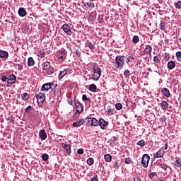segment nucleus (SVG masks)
Segmentation results:
<instances>
[{"label": "nucleus", "mask_w": 181, "mask_h": 181, "mask_svg": "<svg viewBox=\"0 0 181 181\" xmlns=\"http://www.w3.org/2000/svg\"><path fill=\"white\" fill-rule=\"evenodd\" d=\"M30 110H32V106H28L25 109V112H29V111H30Z\"/></svg>", "instance_id": "nucleus-54"}, {"label": "nucleus", "mask_w": 181, "mask_h": 181, "mask_svg": "<svg viewBox=\"0 0 181 181\" xmlns=\"http://www.w3.org/2000/svg\"><path fill=\"white\" fill-rule=\"evenodd\" d=\"M166 28V23L161 21L160 23V30H165V28Z\"/></svg>", "instance_id": "nucleus-35"}, {"label": "nucleus", "mask_w": 181, "mask_h": 181, "mask_svg": "<svg viewBox=\"0 0 181 181\" xmlns=\"http://www.w3.org/2000/svg\"><path fill=\"white\" fill-rule=\"evenodd\" d=\"M115 108L116 110H117L118 111H119L120 110H122V104L121 103H117L115 105Z\"/></svg>", "instance_id": "nucleus-43"}, {"label": "nucleus", "mask_w": 181, "mask_h": 181, "mask_svg": "<svg viewBox=\"0 0 181 181\" xmlns=\"http://www.w3.org/2000/svg\"><path fill=\"white\" fill-rule=\"evenodd\" d=\"M83 124H84L83 119H80L78 121L73 123V127H74L75 128H77L78 127H81Z\"/></svg>", "instance_id": "nucleus-19"}, {"label": "nucleus", "mask_w": 181, "mask_h": 181, "mask_svg": "<svg viewBox=\"0 0 181 181\" xmlns=\"http://www.w3.org/2000/svg\"><path fill=\"white\" fill-rule=\"evenodd\" d=\"M62 146L65 149V151H66V153H68V155L71 153V146L70 145L62 143Z\"/></svg>", "instance_id": "nucleus-13"}, {"label": "nucleus", "mask_w": 181, "mask_h": 181, "mask_svg": "<svg viewBox=\"0 0 181 181\" xmlns=\"http://www.w3.org/2000/svg\"><path fill=\"white\" fill-rule=\"evenodd\" d=\"M18 13L19 16H21V18H25V16H26V15H28V12L26 11V9L23 7H21L18 9Z\"/></svg>", "instance_id": "nucleus-9"}, {"label": "nucleus", "mask_w": 181, "mask_h": 181, "mask_svg": "<svg viewBox=\"0 0 181 181\" xmlns=\"http://www.w3.org/2000/svg\"><path fill=\"white\" fill-rule=\"evenodd\" d=\"M144 54H152V46L151 45H146L144 50Z\"/></svg>", "instance_id": "nucleus-16"}, {"label": "nucleus", "mask_w": 181, "mask_h": 181, "mask_svg": "<svg viewBox=\"0 0 181 181\" xmlns=\"http://www.w3.org/2000/svg\"><path fill=\"white\" fill-rule=\"evenodd\" d=\"M62 29L64 32L66 33V35H68L69 36H71L73 33L71 32V30H70V25H69V24H64L62 25Z\"/></svg>", "instance_id": "nucleus-8"}, {"label": "nucleus", "mask_w": 181, "mask_h": 181, "mask_svg": "<svg viewBox=\"0 0 181 181\" xmlns=\"http://www.w3.org/2000/svg\"><path fill=\"white\" fill-rule=\"evenodd\" d=\"M47 74L48 76H52L54 73V69H53L52 66H51L49 69H47Z\"/></svg>", "instance_id": "nucleus-31"}, {"label": "nucleus", "mask_w": 181, "mask_h": 181, "mask_svg": "<svg viewBox=\"0 0 181 181\" xmlns=\"http://www.w3.org/2000/svg\"><path fill=\"white\" fill-rule=\"evenodd\" d=\"M98 125L102 129H105L106 127H108V122L105 121L104 119H100Z\"/></svg>", "instance_id": "nucleus-10"}, {"label": "nucleus", "mask_w": 181, "mask_h": 181, "mask_svg": "<svg viewBox=\"0 0 181 181\" xmlns=\"http://www.w3.org/2000/svg\"><path fill=\"white\" fill-rule=\"evenodd\" d=\"M90 181H98V176L95 175Z\"/></svg>", "instance_id": "nucleus-52"}, {"label": "nucleus", "mask_w": 181, "mask_h": 181, "mask_svg": "<svg viewBox=\"0 0 181 181\" xmlns=\"http://www.w3.org/2000/svg\"><path fill=\"white\" fill-rule=\"evenodd\" d=\"M115 69H122L125 64V56L118 55L115 57V60L113 62Z\"/></svg>", "instance_id": "nucleus-2"}, {"label": "nucleus", "mask_w": 181, "mask_h": 181, "mask_svg": "<svg viewBox=\"0 0 181 181\" xmlns=\"http://www.w3.org/2000/svg\"><path fill=\"white\" fill-rule=\"evenodd\" d=\"M168 143H166V144H165V151L168 149Z\"/></svg>", "instance_id": "nucleus-61"}, {"label": "nucleus", "mask_w": 181, "mask_h": 181, "mask_svg": "<svg viewBox=\"0 0 181 181\" xmlns=\"http://www.w3.org/2000/svg\"><path fill=\"white\" fill-rule=\"evenodd\" d=\"M153 62L155 63H159V62H160V55H156L153 57Z\"/></svg>", "instance_id": "nucleus-37"}, {"label": "nucleus", "mask_w": 181, "mask_h": 181, "mask_svg": "<svg viewBox=\"0 0 181 181\" xmlns=\"http://www.w3.org/2000/svg\"><path fill=\"white\" fill-rule=\"evenodd\" d=\"M76 54H77L78 56H80V52H78V50H76Z\"/></svg>", "instance_id": "nucleus-62"}, {"label": "nucleus", "mask_w": 181, "mask_h": 181, "mask_svg": "<svg viewBox=\"0 0 181 181\" xmlns=\"http://www.w3.org/2000/svg\"><path fill=\"white\" fill-rule=\"evenodd\" d=\"M82 100L83 101H91V99L90 98H87V95H83Z\"/></svg>", "instance_id": "nucleus-47"}, {"label": "nucleus", "mask_w": 181, "mask_h": 181, "mask_svg": "<svg viewBox=\"0 0 181 181\" xmlns=\"http://www.w3.org/2000/svg\"><path fill=\"white\" fill-rule=\"evenodd\" d=\"M173 181H177V180H176V179H173Z\"/></svg>", "instance_id": "nucleus-64"}, {"label": "nucleus", "mask_w": 181, "mask_h": 181, "mask_svg": "<svg viewBox=\"0 0 181 181\" xmlns=\"http://www.w3.org/2000/svg\"><path fill=\"white\" fill-rule=\"evenodd\" d=\"M35 64V59H33V57H29L28 59V66H29V67L33 66Z\"/></svg>", "instance_id": "nucleus-26"}, {"label": "nucleus", "mask_w": 181, "mask_h": 181, "mask_svg": "<svg viewBox=\"0 0 181 181\" xmlns=\"http://www.w3.org/2000/svg\"><path fill=\"white\" fill-rule=\"evenodd\" d=\"M125 163L127 165H129V163H131V158H127L125 159Z\"/></svg>", "instance_id": "nucleus-51"}, {"label": "nucleus", "mask_w": 181, "mask_h": 181, "mask_svg": "<svg viewBox=\"0 0 181 181\" xmlns=\"http://www.w3.org/2000/svg\"><path fill=\"white\" fill-rule=\"evenodd\" d=\"M114 168L115 169H118L119 168V165H118V162H115Z\"/></svg>", "instance_id": "nucleus-55"}, {"label": "nucleus", "mask_w": 181, "mask_h": 181, "mask_svg": "<svg viewBox=\"0 0 181 181\" xmlns=\"http://www.w3.org/2000/svg\"><path fill=\"white\" fill-rule=\"evenodd\" d=\"M165 151L159 150L156 154H154V158H163V156H165Z\"/></svg>", "instance_id": "nucleus-18"}, {"label": "nucleus", "mask_w": 181, "mask_h": 181, "mask_svg": "<svg viewBox=\"0 0 181 181\" xmlns=\"http://www.w3.org/2000/svg\"><path fill=\"white\" fill-rule=\"evenodd\" d=\"M36 98L38 105H43V103H45V100H46V95L43 93H40L36 95Z\"/></svg>", "instance_id": "nucleus-4"}, {"label": "nucleus", "mask_w": 181, "mask_h": 181, "mask_svg": "<svg viewBox=\"0 0 181 181\" xmlns=\"http://www.w3.org/2000/svg\"><path fill=\"white\" fill-rule=\"evenodd\" d=\"M45 54H46V52H45L43 51H40L38 52V56H39V57H41V59H43V57H45Z\"/></svg>", "instance_id": "nucleus-45"}, {"label": "nucleus", "mask_w": 181, "mask_h": 181, "mask_svg": "<svg viewBox=\"0 0 181 181\" xmlns=\"http://www.w3.org/2000/svg\"><path fill=\"white\" fill-rule=\"evenodd\" d=\"M88 46L89 49H90L91 50H94V49H95V42L88 41Z\"/></svg>", "instance_id": "nucleus-28"}, {"label": "nucleus", "mask_w": 181, "mask_h": 181, "mask_svg": "<svg viewBox=\"0 0 181 181\" xmlns=\"http://www.w3.org/2000/svg\"><path fill=\"white\" fill-rule=\"evenodd\" d=\"M9 56V54H8V52L1 50L0 51V57L3 59H6Z\"/></svg>", "instance_id": "nucleus-22"}, {"label": "nucleus", "mask_w": 181, "mask_h": 181, "mask_svg": "<svg viewBox=\"0 0 181 181\" xmlns=\"http://www.w3.org/2000/svg\"><path fill=\"white\" fill-rule=\"evenodd\" d=\"M126 59V63L128 66H130L132 63H134V60L135 57H134V55L132 54H128L126 56H124V60Z\"/></svg>", "instance_id": "nucleus-7"}, {"label": "nucleus", "mask_w": 181, "mask_h": 181, "mask_svg": "<svg viewBox=\"0 0 181 181\" xmlns=\"http://www.w3.org/2000/svg\"><path fill=\"white\" fill-rule=\"evenodd\" d=\"M42 66H43L42 70H47L52 67L50 66V62H44Z\"/></svg>", "instance_id": "nucleus-23"}, {"label": "nucleus", "mask_w": 181, "mask_h": 181, "mask_svg": "<svg viewBox=\"0 0 181 181\" xmlns=\"http://www.w3.org/2000/svg\"><path fill=\"white\" fill-rule=\"evenodd\" d=\"M176 57L178 62H181V52H176Z\"/></svg>", "instance_id": "nucleus-44"}, {"label": "nucleus", "mask_w": 181, "mask_h": 181, "mask_svg": "<svg viewBox=\"0 0 181 181\" xmlns=\"http://www.w3.org/2000/svg\"><path fill=\"white\" fill-rule=\"evenodd\" d=\"M164 42L165 43V45H168L169 43V40L168 39H165L164 40Z\"/></svg>", "instance_id": "nucleus-59"}, {"label": "nucleus", "mask_w": 181, "mask_h": 181, "mask_svg": "<svg viewBox=\"0 0 181 181\" xmlns=\"http://www.w3.org/2000/svg\"><path fill=\"white\" fill-rule=\"evenodd\" d=\"M89 91H91L92 93H95V91H97V86H95V84H90L89 86Z\"/></svg>", "instance_id": "nucleus-24"}, {"label": "nucleus", "mask_w": 181, "mask_h": 181, "mask_svg": "<svg viewBox=\"0 0 181 181\" xmlns=\"http://www.w3.org/2000/svg\"><path fill=\"white\" fill-rule=\"evenodd\" d=\"M161 93L165 97H167V98H169V97H170V91H169V89L166 88H163L161 89Z\"/></svg>", "instance_id": "nucleus-15"}, {"label": "nucleus", "mask_w": 181, "mask_h": 181, "mask_svg": "<svg viewBox=\"0 0 181 181\" xmlns=\"http://www.w3.org/2000/svg\"><path fill=\"white\" fill-rule=\"evenodd\" d=\"M174 165L175 166H176V168H181V159L177 158V160H175L174 162Z\"/></svg>", "instance_id": "nucleus-30"}, {"label": "nucleus", "mask_w": 181, "mask_h": 181, "mask_svg": "<svg viewBox=\"0 0 181 181\" xmlns=\"http://www.w3.org/2000/svg\"><path fill=\"white\" fill-rule=\"evenodd\" d=\"M117 139V137L115 136H112V139L108 141V144H110V146L113 147L114 145H115V141Z\"/></svg>", "instance_id": "nucleus-25"}, {"label": "nucleus", "mask_w": 181, "mask_h": 181, "mask_svg": "<svg viewBox=\"0 0 181 181\" xmlns=\"http://www.w3.org/2000/svg\"><path fill=\"white\" fill-rule=\"evenodd\" d=\"M86 163L89 165V166L94 165V159L93 158H88Z\"/></svg>", "instance_id": "nucleus-32"}, {"label": "nucleus", "mask_w": 181, "mask_h": 181, "mask_svg": "<svg viewBox=\"0 0 181 181\" xmlns=\"http://www.w3.org/2000/svg\"><path fill=\"white\" fill-rule=\"evenodd\" d=\"M136 145H138L139 146H141L142 148L145 146V141L144 139H141L136 144Z\"/></svg>", "instance_id": "nucleus-40"}, {"label": "nucleus", "mask_w": 181, "mask_h": 181, "mask_svg": "<svg viewBox=\"0 0 181 181\" xmlns=\"http://www.w3.org/2000/svg\"><path fill=\"white\" fill-rule=\"evenodd\" d=\"M64 71H65L66 74H71V71H73L71 69H66Z\"/></svg>", "instance_id": "nucleus-49"}, {"label": "nucleus", "mask_w": 181, "mask_h": 181, "mask_svg": "<svg viewBox=\"0 0 181 181\" xmlns=\"http://www.w3.org/2000/svg\"><path fill=\"white\" fill-rule=\"evenodd\" d=\"M1 81L5 83L6 81L7 84H15L16 82V76L13 74L2 76H1Z\"/></svg>", "instance_id": "nucleus-3"}, {"label": "nucleus", "mask_w": 181, "mask_h": 181, "mask_svg": "<svg viewBox=\"0 0 181 181\" xmlns=\"http://www.w3.org/2000/svg\"><path fill=\"white\" fill-rule=\"evenodd\" d=\"M160 168H161V169H163V170H168V165L166 164H160Z\"/></svg>", "instance_id": "nucleus-48"}, {"label": "nucleus", "mask_w": 181, "mask_h": 181, "mask_svg": "<svg viewBox=\"0 0 181 181\" xmlns=\"http://www.w3.org/2000/svg\"><path fill=\"white\" fill-rule=\"evenodd\" d=\"M107 112H109V114L112 115L114 114V110L109 108L107 109Z\"/></svg>", "instance_id": "nucleus-53"}, {"label": "nucleus", "mask_w": 181, "mask_h": 181, "mask_svg": "<svg viewBox=\"0 0 181 181\" xmlns=\"http://www.w3.org/2000/svg\"><path fill=\"white\" fill-rule=\"evenodd\" d=\"M132 42L135 44L138 43V42H139V37H138V35H134L133 37Z\"/></svg>", "instance_id": "nucleus-39"}, {"label": "nucleus", "mask_w": 181, "mask_h": 181, "mask_svg": "<svg viewBox=\"0 0 181 181\" xmlns=\"http://www.w3.org/2000/svg\"><path fill=\"white\" fill-rule=\"evenodd\" d=\"M21 98L23 101H28V100H29V94H28V93H23L21 95Z\"/></svg>", "instance_id": "nucleus-27"}, {"label": "nucleus", "mask_w": 181, "mask_h": 181, "mask_svg": "<svg viewBox=\"0 0 181 181\" xmlns=\"http://www.w3.org/2000/svg\"><path fill=\"white\" fill-rule=\"evenodd\" d=\"M160 121H162L163 122H165V118H160Z\"/></svg>", "instance_id": "nucleus-63"}, {"label": "nucleus", "mask_w": 181, "mask_h": 181, "mask_svg": "<svg viewBox=\"0 0 181 181\" xmlns=\"http://www.w3.org/2000/svg\"><path fill=\"white\" fill-rule=\"evenodd\" d=\"M156 176H158L156 173H151L149 174V177L151 179V180H155V179H156Z\"/></svg>", "instance_id": "nucleus-34"}, {"label": "nucleus", "mask_w": 181, "mask_h": 181, "mask_svg": "<svg viewBox=\"0 0 181 181\" xmlns=\"http://www.w3.org/2000/svg\"><path fill=\"white\" fill-rule=\"evenodd\" d=\"M16 66L18 70H19V71H22V70H23V65L22 64H16Z\"/></svg>", "instance_id": "nucleus-42"}, {"label": "nucleus", "mask_w": 181, "mask_h": 181, "mask_svg": "<svg viewBox=\"0 0 181 181\" xmlns=\"http://www.w3.org/2000/svg\"><path fill=\"white\" fill-rule=\"evenodd\" d=\"M39 136L40 137L41 141H45V139L47 138L46 130L42 129L41 131H40Z\"/></svg>", "instance_id": "nucleus-12"}, {"label": "nucleus", "mask_w": 181, "mask_h": 181, "mask_svg": "<svg viewBox=\"0 0 181 181\" xmlns=\"http://www.w3.org/2000/svg\"><path fill=\"white\" fill-rule=\"evenodd\" d=\"M93 74L92 75L91 80H93L94 81H98L101 77V75L103 74V71H101V68H100L98 64L93 65Z\"/></svg>", "instance_id": "nucleus-1"}, {"label": "nucleus", "mask_w": 181, "mask_h": 181, "mask_svg": "<svg viewBox=\"0 0 181 181\" xmlns=\"http://www.w3.org/2000/svg\"><path fill=\"white\" fill-rule=\"evenodd\" d=\"M66 71L64 69L63 71H60L59 76H58V79L62 80V78H63V77H64V76H66Z\"/></svg>", "instance_id": "nucleus-29"}, {"label": "nucleus", "mask_w": 181, "mask_h": 181, "mask_svg": "<svg viewBox=\"0 0 181 181\" xmlns=\"http://www.w3.org/2000/svg\"><path fill=\"white\" fill-rule=\"evenodd\" d=\"M59 60H62V62L64 60V56L63 55H60L59 57H58Z\"/></svg>", "instance_id": "nucleus-57"}, {"label": "nucleus", "mask_w": 181, "mask_h": 181, "mask_svg": "<svg viewBox=\"0 0 181 181\" xmlns=\"http://www.w3.org/2000/svg\"><path fill=\"white\" fill-rule=\"evenodd\" d=\"M75 105H76L77 112H79V113L83 112V105L80 102L78 101L76 102Z\"/></svg>", "instance_id": "nucleus-17"}, {"label": "nucleus", "mask_w": 181, "mask_h": 181, "mask_svg": "<svg viewBox=\"0 0 181 181\" xmlns=\"http://www.w3.org/2000/svg\"><path fill=\"white\" fill-rule=\"evenodd\" d=\"M78 155H83L84 153V150L83 148H79L77 150Z\"/></svg>", "instance_id": "nucleus-50"}, {"label": "nucleus", "mask_w": 181, "mask_h": 181, "mask_svg": "<svg viewBox=\"0 0 181 181\" xmlns=\"http://www.w3.org/2000/svg\"><path fill=\"white\" fill-rule=\"evenodd\" d=\"M42 160H47L49 159V154L44 153L42 156Z\"/></svg>", "instance_id": "nucleus-46"}, {"label": "nucleus", "mask_w": 181, "mask_h": 181, "mask_svg": "<svg viewBox=\"0 0 181 181\" xmlns=\"http://www.w3.org/2000/svg\"><path fill=\"white\" fill-rule=\"evenodd\" d=\"M87 124L90 125V127H98L99 121L97 119L92 117V118H86Z\"/></svg>", "instance_id": "nucleus-6"}, {"label": "nucleus", "mask_w": 181, "mask_h": 181, "mask_svg": "<svg viewBox=\"0 0 181 181\" xmlns=\"http://www.w3.org/2000/svg\"><path fill=\"white\" fill-rule=\"evenodd\" d=\"M168 70H173L176 67V62L175 61H169L167 64Z\"/></svg>", "instance_id": "nucleus-14"}, {"label": "nucleus", "mask_w": 181, "mask_h": 181, "mask_svg": "<svg viewBox=\"0 0 181 181\" xmlns=\"http://www.w3.org/2000/svg\"><path fill=\"white\" fill-rule=\"evenodd\" d=\"M86 5H87V6H88V8H94V6H95L94 3H93L91 1L87 2L86 4L84 3V6H86Z\"/></svg>", "instance_id": "nucleus-38"}, {"label": "nucleus", "mask_w": 181, "mask_h": 181, "mask_svg": "<svg viewBox=\"0 0 181 181\" xmlns=\"http://www.w3.org/2000/svg\"><path fill=\"white\" fill-rule=\"evenodd\" d=\"M121 84H122V87H124V86L125 85V81L122 80L121 82Z\"/></svg>", "instance_id": "nucleus-60"}, {"label": "nucleus", "mask_w": 181, "mask_h": 181, "mask_svg": "<svg viewBox=\"0 0 181 181\" xmlns=\"http://www.w3.org/2000/svg\"><path fill=\"white\" fill-rule=\"evenodd\" d=\"M174 6L176 9H181V1H178L174 4Z\"/></svg>", "instance_id": "nucleus-36"}, {"label": "nucleus", "mask_w": 181, "mask_h": 181, "mask_svg": "<svg viewBox=\"0 0 181 181\" xmlns=\"http://www.w3.org/2000/svg\"><path fill=\"white\" fill-rule=\"evenodd\" d=\"M164 58L165 59V60H169V59H170L169 54L165 53V56H164Z\"/></svg>", "instance_id": "nucleus-56"}, {"label": "nucleus", "mask_w": 181, "mask_h": 181, "mask_svg": "<svg viewBox=\"0 0 181 181\" xmlns=\"http://www.w3.org/2000/svg\"><path fill=\"white\" fill-rule=\"evenodd\" d=\"M169 107V103L166 100H163L161 102V108L163 111H168V107Z\"/></svg>", "instance_id": "nucleus-20"}, {"label": "nucleus", "mask_w": 181, "mask_h": 181, "mask_svg": "<svg viewBox=\"0 0 181 181\" xmlns=\"http://www.w3.org/2000/svg\"><path fill=\"white\" fill-rule=\"evenodd\" d=\"M151 157L148 154H144L141 158V165L144 168H148Z\"/></svg>", "instance_id": "nucleus-5"}, {"label": "nucleus", "mask_w": 181, "mask_h": 181, "mask_svg": "<svg viewBox=\"0 0 181 181\" xmlns=\"http://www.w3.org/2000/svg\"><path fill=\"white\" fill-rule=\"evenodd\" d=\"M134 181H141V178L139 177H136L134 178Z\"/></svg>", "instance_id": "nucleus-58"}, {"label": "nucleus", "mask_w": 181, "mask_h": 181, "mask_svg": "<svg viewBox=\"0 0 181 181\" xmlns=\"http://www.w3.org/2000/svg\"><path fill=\"white\" fill-rule=\"evenodd\" d=\"M124 77L126 78H128L131 76V71H129V70L128 69H126L124 71Z\"/></svg>", "instance_id": "nucleus-41"}, {"label": "nucleus", "mask_w": 181, "mask_h": 181, "mask_svg": "<svg viewBox=\"0 0 181 181\" xmlns=\"http://www.w3.org/2000/svg\"><path fill=\"white\" fill-rule=\"evenodd\" d=\"M52 88V83H47L42 85L41 87V91H49Z\"/></svg>", "instance_id": "nucleus-11"}, {"label": "nucleus", "mask_w": 181, "mask_h": 181, "mask_svg": "<svg viewBox=\"0 0 181 181\" xmlns=\"http://www.w3.org/2000/svg\"><path fill=\"white\" fill-rule=\"evenodd\" d=\"M112 157L110 154L105 155V162H111Z\"/></svg>", "instance_id": "nucleus-33"}, {"label": "nucleus", "mask_w": 181, "mask_h": 181, "mask_svg": "<svg viewBox=\"0 0 181 181\" xmlns=\"http://www.w3.org/2000/svg\"><path fill=\"white\" fill-rule=\"evenodd\" d=\"M51 90H52V92L54 94V95H57V94H59V93H60V89L59 88V86H57V84H56L54 86V88L52 87L51 88Z\"/></svg>", "instance_id": "nucleus-21"}]
</instances>
